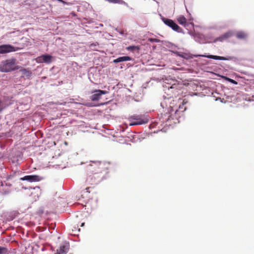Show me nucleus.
Instances as JSON below:
<instances>
[{
    "instance_id": "nucleus-1",
    "label": "nucleus",
    "mask_w": 254,
    "mask_h": 254,
    "mask_svg": "<svg viewBox=\"0 0 254 254\" xmlns=\"http://www.w3.org/2000/svg\"><path fill=\"white\" fill-rule=\"evenodd\" d=\"M17 174L16 173L11 174L7 177V180H11L13 182H15L20 186H24L21 181H27L29 183L39 182L42 180V177L37 175H26L23 177L16 178Z\"/></svg>"
},
{
    "instance_id": "nucleus-2",
    "label": "nucleus",
    "mask_w": 254,
    "mask_h": 254,
    "mask_svg": "<svg viewBox=\"0 0 254 254\" xmlns=\"http://www.w3.org/2000/svg\"><path fill=\"white\" fill-rule=\"evenodd\" d=\"M21 67L17 65L16 60L14 58L6 59L0 63V71L7 73L17 70Z\"/></svg>"
},
{
    "instance_id": "nucleus-3",
    "label": "nucleus",
    "mask_w": 254,
    "mask_h": 254,
    "mask_svg": "<svg viewBox=\"0 0 254 254\" xmlns=\"http://www.w3.org/2000/svg\"><path fill=\"white\" fill-rule=\"evenodd\" d=\"M178 85L176 83L172 84L171 83L165 82V84L163 85L164 91L165 94H166V96L163 95L164 99L170 100L174 96H176L178 95Z\"/></svg>"
},
{
    "instance_id": "nucleus-4",
    "label": "nucleus",
    "mask_w": 254,
    "mask_h": 254,
    "mask_svg": "<svg viewBox=\"0 0 254 254\" xmlns=\"http://www.w3.org/2000/svg\"><path fill=\"white\" fill-rule=\"evenodd\" d=\"M160 16L163 23L166 25L171 28L173 30L180 33H185L183 29L181 27H180L173 20L166 18L163 16L161 14H160Z\"/></svg>"
},
{
    "instance_id": "nucleus-5",
    "label": "nucleus",
    "mask_w": 254,
    "mask_h": 254,
    "mask_svg": "<svg viewBox=\"0 0 254 254\" xmlns=\"http://www.w3.org/2000/svg\"><path fill=\"white\" fill-rule=\"evenodd\" d=\"M194 57H204L210 59H213L215 60H222V61H232L234 62H236L238 61V59L236 57L234 56H227V57H222L216 55H196Z\"/></svg>"
},
{
    "instance_id": "nucleus-6",
    "label": "nucleus",
    "mask_w": 254,
    "mask_h": 254,
    "mask_svg": "<svg viewBox=\"0 0 254 254\" xmlns=\"http://www.w3.org/2000/svg\"><path fill=\"white\" fill-rule=\"evenodd\" d=\"M54 59V57L48 54H42L35 59L37 64H51Z\"/></svg>"
},
{
    "instance_id": "nucleus-7",
    "label": "nucleus",
    "mask_w": 254,
    "mask_h": 254,
    "mask_svg": "<svg viewBox=\"0 0 254 254\" xmlns=\"http://www.w3.org/2000/svg\"><path fill=\"white\" fill-rule=\"evenodd\" d=\"M19 50V48L14 47L9 44H2L0 45V54H4L10 52H16Z\"/></svg>"
},
{
    "instance_id": "nucleus-8",
    "label": "nucleus",
    "mask_w": 254,
    "mask_h": 254,
    "mask_svg": "<svg viewBox=\"0 0 254 254\" xmlns=\"http://www.w3.org/2000/svg\"><path fill=\"white\" fill-rule=\"evenodd\" d=\"M92 93L93 94L90 96V99L92 101H97L101 98L102 95H105L108 93V92L106 90L96 89Z\"/></svg>"
},
{
    "instance_id": "nucleus-9",
    "label": "nucleus",
    "mask_w": 254,
    "mask_h": 254,
    "mask_svg": "<svg viewBox=\"0 0 254 254\" xmlns=\"http://www.w3.org/2000/svg\"><path fill=\"white\" fill-rule=\"evenodd\" d=\"M103 177L101 176V175L99 173H95L92 175H90L88 177L87 180L91 184H98L102 180Z\"/></svg>"
},
{
    "instance_id": "nucleus-10",
    "label": "nucleus",
    "mask_w": 254,
    "mask_h": 254,
    "mask_svg": "<svg viewBox=\"0 0 254 254\" xmlns=\"http://www.w3.org/2000/svg\"><path fill=\"white\" fill-rule=\"evenodd\" d=\"M128 120H134L137 122H144V124H146L148 122L147 117L144 115H133L128 118Z\"/></svg>"
},
{
    "instance_id": "nucleus-11",
    "label": "nucleus",
    "mask_w": 254,
    "mask_h": 254,
    "mask_svg": "<svg viewBox=\"0 0 254 254\" xmlns=\"http://www.w3.org/2000/svg\"><path fill=\"white\" fill-rule=\"evenodd\" d=\"M169 51L172 53H173L174 55H175L176 56L179 57L180 58H182L185 60H189L190 59H192V56L190 55V54L184 53V52H178L177 51H174L172 50H169Z\"/></svg>"
},
{
    "instance_id": "nucleus-12",
    "label": "nucleus",
    "mask_w": 254,
    "mask_h": 254,
    "mask_svg": "<svg viewBox=\"0 0 254 254\" xmlns=\"http://www.w3.org/2000/svg\"><path fill=\"white\" fill-rule=\"evenodd\" d=\"M22 188L23 189H24V190H27V189H29V190H33L34 191H35V192H31V195H34L35 196H37V197H39V195L41 194V190L40 189V187H26L25 186H22Z\"/></svg>"
},
{
    "instance_id": "nucleus-13",
    "label": "nucleus",
    "mask_w": 254,
    "mask_h": 254,
    "mask_svg": "<svg viewBox=\"0 0 254 254\" xmlns=\"http://www.w3.org/2000/svg\"><path fill=\"white\" fill-rule=\"evenodd\" d=\"M133 59L128 56H125L119 57L118 58L114 59L113 61V63L114 64H118L121 62L133 61Z\"/></svg>"
},
{
    "instance_id": "nucleus-14",
    "label": "nucleus",
    "mask_w": 254,
    "mask_h": 254,
    "mask_svg": "<svg viewBox=\"0 0 254 254\" xmlns=\"http://www.w3.org/2000/svg\"><path fill=\"white\" fill-rule=\"evenodd\" d=\"M185 103H183V104L182 105H180L179 106V108L178 110H174L173 107L170 106L169 107V108L170 109V113L169 114H171V116H169V117L170 116H171L172 115H173V113L174 112V113L175 114H178V113L180 112H184L187 109V107L184 106L185 105Z\"/></svg>"
},
{
    "instance_id": "nucleus-15",
    "label": "nucleus",
    "mask_w": 254,
    "mask_h": 254,
    "mask_svg": "<svg viewBox=\"0 0 254 254\" xmlns=\"http://www.w3.org/2000/svg\"><path fill=\"white\" fill-rule=\"evenodd\" d=\"M69 249L68 245H63L57 250L56 254H66Z\"/></svg>"
},
{
    "instance_id": "nucleus-16",
    "label": "nucleus",
    "mask_w": 254,
    "mask_h": 254,
    "mask_svg": "<svg viewBox=\"0 0 254 254\" xmlns=\"http://www.w3.org/2000/svg\"><path fill=\"white\" fill-rule=\"evenodd\" d=\"M163 44L167 48L170 49V50L175 51V50L176 49H180V48H179V47L177 45L169 41H165L164 42Z\"/></svg>"
},
{
    "instance_id": "nucleus-17",
    "label": "nucleus",
    "mask_w": 254,
    "mask_h": 254,
    "mask_svg": "<svg viewBox=\"0 0 254 254\" xmlns=\"http://www.w3.org/2000/svg\"><path fill=\"white\" fill-rule=\"evenodd\" d=\"M236 37L239 39H245L248 37V34L243 31H239L237 32Z\"/></svg>"
},
{
    "instance_id": "nucleus-18",
    "label": "nucleus",
    "mask_w": 254,
    "mask_h": 254,
    "mask_svg": "<svg viewBox=\"0 0 254 254\" xmlns=\"http://www.w3.org/2000/svg\"><path fill=\"white\" fill-rule=\"evenodd\" d=\"M110 3H118L120 4H123L126 6L127 7H129L128 4L126 1L123 0H106Z\"/></svg>"
},
{
    "instance_id": "nucleus-19",
    "label": "nucleus",
    "mask_w": 254,
    "mask_h": 254,
    "mask_svg": "<svg viewBox=\"0 0 254 254\" xmlns=\"http://www.w3.org/2000/svg\"><path fill=\"white\" fill-rule=\"evenodd\" d=\"M220 77L224 81L230 82L234 85H237L238 82L225 75H220Z\"/></svg>"
},
{
    "instance_id": "nucleus-20",
    "label": "nucleus",
    "mask_w": 254,
    "mask_h": 254,
    "mask_svg": "<svg viewBox=\"0 0 254 254\" xmlns=\"http://www.w3.org/2000/svg\"><path fill=\"white\" fill-rule=\"evenodd\" d=\"M126 49L128 51L130 52H134L135 51H139L140 49V47L138 45H130L126 48Z\"/></svg>"
},
{
    "instance_id": "nucleus-21",
    "label": "nucleus",
    "mask_w": 254,
    "mask_h": 254,
    "mask_svg": "<svg viewBox=\"0 0 254 254\" xmlns=\"http://www.w3.org/2000/svg\"><path fill=\"white\" fill-rule=\"evenodd\" d=\"M178 21L181 25H183L184 26H186L187 19L186 18V17L184 16H183V15L180 16L178 18Z\"/></svg>"
},
{
    "instance_id": "nucleus-22",
    "label": "nucleus",
    "mask_w": 254,
    "mask_h": 254,
    "mask_svg": "<svg viewBox=\"0 0 254 254\" xmlns=\"http://www.w3.org/2000/svg\"><path fill=\"white\" fill-rule=\"evenodd\" d=\"M129 121L130 122V123H129V125L130 126L144 125V122H137L136 121H135L134 120Z\"/></svg>"
},
{
    "instance_id": "nucleus-23",
    "label": "nucleus",
    "mask_w": 254,
    "mask_h": 254,
    "mask_svg": "<svg viewBox=\"0 0 254 254\" xmlns=\"http://www.w3.org/2000/svg\"><path fill=\"white\" fill-rule=\"evenodd\" d=\"M22 74L27 78H29L31 76L32 73L26 69L22 70Z\"/></svg>"
},
{
    "instance_id": "nucleus-24",
    "label": "nucleus",
    "mask_w": 254,
    "mask_h": 254,
    "mask_svg": "<svg viewBox=\"0 0 254 254\" xmlns=\"http://www.w3.org/2000/svg\"><path fill=\"white\" fill-rule=\"evenodd\" d=\"M8 249L5 247L0 246V254H8Z\"/></svg>"
},
{
    "instance_id": "nucleus-25",
    "label": "nucleus",
    "mask_w": 254,
    "mask_h": 254,
    "mask_svg": "<svg viewBox=\"0 0 254 254\" xmlns=\"http://www.w3.org/2000/svg\"><path fill=\"white\" fill-rule=\"evenodd\" d=\"M232 36V33L231 31H228L223 34V37L226 39L231 37Z\"/></svg>"
},
{
    "instance_id": "nucleus-26",
    "label": "nucleus",
    "mask_w": 254,
    "mask_h": 254,
    "mask_svg": "<svg viewBox=\"0 0 254 254\" xmlns=\"http://www.w3.org/2000/svg\"><path fill=\"white\" fill-rule=\"evenodd\" d=\"M57 0L60 2L63 3L64 4L67 5H72L73 4L72 2H66L64 0Z\"/></svg>"
},
{
    "instance_id": "nucleus-27",
    "label": "nucleus",
    "mask_w": 254,
    "mask_h": 254,
    "mask_svg": "<svg viewBox=\"0 0 254 254\" xmlns=\"http://www.w3.org/2000/svg\"><path fill=\"white\" fill-rule=\"evenodd\" d=\"M225 40H226L225 38H224V37H223V35L220 36L219 37H217L215 40V42H216V41H220V42H223Z\"/></svg>"
},
{
    "instance_id": "nucleus-28",
    "label": "nucleus",
    "mask_w": 254,
    "mask_h": 254,
    "mask_svg": "<svg viewBox=\"0 0 254 254\" xmlns=\"http://www.w3.org/2000/svg\"><path fill=\"white\" fill-rule=\"evenodd\" d=\"M119 33L124 37H126L127 35V33L126 32V31L123 30H121L119 32Z\"/></svg>"
},
{
    "instance_id": "nucleus-29",
    "label": "nucleus",
    "mask_w": 254,
    "mask_h": 254,
    "mask_svg": "<svg viewBox=\"0 0 254 254\" xmlns=\"http://www.w3.org/2000/svg\"><path fill=\"white\" fill-rule=\"evenodd\" d=\"M96 46H98V43H95L91 44L90 46V47L92 48L93 47H96Z\"/></svg>"
},
{
    "instance_id": "nucleus-30",
    "label": "nucleus",
    "mask_w": 254,
    "mask_h": 254,
    "mask_svg": "<svg viewBox=\"0 0 254 254\" xmlns=\"http://www.w3.org/2000/svg\"><path fill=\"white\" fill-rule=\"evenodd\" d=\"M39 212L40 214H42L43 213H44V210H43V209L42 208H40L39 210Z\"/></svg>"
},
{
    "instance_id": "nucleus-31",
    "label": "nucleus",
    "mask_w": 254,
    "mask_h": 254,
    "mask_svg": "<svg viewBox=\"0 0 254 254\" xmlns=\"http://www.w3.org/2000/svg\"><path fill=\"white\" fill-rule=\"evenodd\" d=\"M109 165V163L105 162V167L106 168H108V167L106 166H108Z\"/></svg>"
},
{
    "instance_id": "nucleus-32",
    "label": "nucleus",
    "mask_w": 254,
    "mask_h": 254,
    "mask_svg": "<svg viewBox=\"0 0 254 254\" xmlns=\"http://www.w3.org/2000/svg\"><path fill=\"white\" fill-rule=\"evenodd\" d=\"M150 41L151 42L155 41V42H158V41L157 40H156V39H155L154 40H152V39H150Z\"/></svg>"
},
{
    "instance_id": "nucleus-33",
    "label": "nucleus",
    "mask_w": 254,
    "mask_h": 254,
    "mask_svg": "<svg viewBox=\"0 0 254 254\" xmlns=\"http://www.w3.org/2000/svg\"><path fill=\"white\" fill-rule=\"evenodd\" d=\"M115 30H116L117 32H119H119L120 31V30H120V29H119V28H116L115 29Z\"/></svg>"
},
{
    "instance_id": "nucleus-34",
    "label": "nucleus",
    "mask_w": 254,
    "mask_h": 254,
    "mask_svg": "<svg viewBox=\"0 0 254 254\" xmlns=\"http://www.w3.org/2000/svg\"><path fill=\"white\" fill-rule=\"evenodd\" d=\"M115 30H116L117 32H119H119L120 31V30H120V29H119V28H116L115 29Z\"/></svg>"
},
{
    "instance_id": "nucleus-35",
    "label": "nucleus",
    "mask_w": 254,
    "mask_h": 254,
    "mask_svg": "<svg viewBox=\"0 0 254 254\" xmlns=\"http://www.w3.org/2000/svg\"><path fill=\"white\" fill-rule=\"evenodd\" d=\"M6 185L7 186H8V187H10V186H11V184H10V183H6Z\"/></svg>"
},
{
    "instance_id": "nucleus-36",
    "label": "nucleus",
    "mask_w": 254,
    "mask_h": 254,
    "mask_svg": "<svg viewBox=\"0 0 254 254\" xmlns=\"http://www.w3.org/2000/svg\"><path fill=\"white\" fill-rule=\"evenodd\" d=\"M88 189H89L88 188H86L85 190H86V191H85L84 192H88V193H89V192L88 191Z\"/></svg>"
},
{
    "instance_id": "nucleus-37",
    "label": "nucleus",
    "mask_w": 254,
    "mask_h": 254,
    "mask_svg": "<svg viewBox=\"0 0 254 254\" xmlns=\"http://www.w3.org/2000/svg\"><path fill=\"white\" fill-rule=\"evenodd\" d=\"M84 224H85V223H84V222H82V223L81 224V225H80V226H81V227H83V226H84Z\"/></svg>"
},
{
    "instance_id": "nucleus-38",
    "label": "nucleus",
    "mask_w": 254,
    "mask_h": 254,
    "mask_svg": "<svg viewBox=\"0 0 254 254\" xmlns=\"http://www.w3.org/2000/svg\"><path fill=\"white\" fill-rule=\"evenodd\" d=\"M107 103H108V102H106V103H101V104H100V105H105V104H107Z\"/></svg>"
},
{
    "instance_id": "nucleus-39",
    "label": "nucleus",
    "mask_w": 254,
    "mask_h": 254,
    "mask_svg": "<svg viewBox=\"0 0 254 254\" xmlns=\"http://www.w3.org/2000/svg\"><path fill=\"white\" fill-rule=\"evenodd\" d=\"M161 106L163 108H164L163 104L162 103H161Z\"/></svg>"
},
{
    "instance_id": "nucleus-40",
    "label": "nucleus",
    "mask_w": 254,
    "mask_h": 254,
    "mask_svg": "<svg viewBox=\"0 0 254 254\" xmlns=\"http://www.w3.org/2000/svg\"><path fill=\"white\" fill-rule=\"evenodd\" d=\"M8 193V191H7V192H4V193H5V194H6V193Z\"/></svg>"
},
{
    "instance_id": "nucleus-41",
    "label": "nucleus",
    "mask_w": 254,
    "mask_h": 254,
    "mask_svg": "<svg viewBox=\"0 0 254 254\" xmlns=\"http://www.w3.org/2000/svg\"><path fill=\"white\" fill-rule=\"evenodd\" d=\"M129 9H132V8H131V7H129Z\"/></svg>"
}]
</instances>
